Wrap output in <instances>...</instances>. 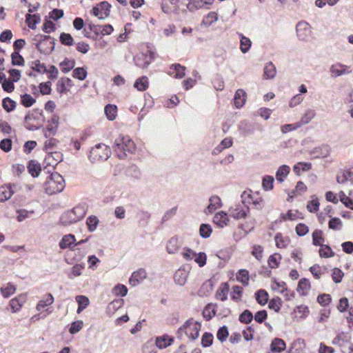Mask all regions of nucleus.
Wrapping results in <instances>:
<instances>
[{
    "mask_svg": "<svg viewBox=\"0 0 353 353\" xmlns=\"http://www.w3.org/2000/svg\"><path fill=\"white\" fill-rule=\"evenodd\" d=\"M87 212L85 204H79L72 210L64 212L61 216V222L63 225H69L82 219Z\"/></svg>",
    "mask_w": 353,
    "mask_h": 353,
    "instance_id": "obj_1",
    "label": "nucleus"
},
{
    "mask_svg": "<svg viewBox=\"0 0 353 353\" xmlns=\"http://www.w3.org/2000/svg\"><path fill=\"white\" fill-rule=\"evenodd\" d=\"M113 148L119 158L124 159L127 153L135 151V145L128 136H119L115 139Z\"/></svg>",
    "mask_w": 353,
    "mask_h": 353,
    "instance_id": "obj_2",
    "label": "nucleus"
},
{
    "mask_svg": "<svg viewBox=\"0 0 353 353\" xmlns=\"http://www.w3.org/2000/svg\"><path fill=\"white\" fill-rule=\"evenodd\" d=\"M65 187V181L58 172L52 173L45 183L47 194H54L61 192Z\"/></svg>",
    "mask_w": 353,
    "mask_h": 353,
    "instance_id": "obj_3",
    "label": "nucleus"
},
{
    "mask_svg": "<svg viewBox=\"0 0 353 353\" xmlns=\"http://www.w3.org/2000/svg\"><path fill=\"white\" fill-rule=\"evenodd\" d=\"M110 148L105 143H100L91 148L89 159L92 162L105 161L110 157Z\"/></svg>",
    "mask_w": 353,
    "mask_h": 353,
    "instance_id": "obj_4",
    "label": "nucleus"
},
{
    "mask_svg": "<svg viewBox=\"0 0 353 353\" xmlns=\"http://www.w3.org/2000/svg\"><path fill=\"white\" fill-rule=\"evenodd\" d=\"M201 327V325L200 323L194 321L193 319H190L179 328L178 333L180 334L181 332H185L188 338L194 341L199 337Z\"/></svg>",
    "mask_w": 353,
    "mask_h": 353,
    "instance_id": "obj_5",
    "label": "nucleus"
},
{
    "mask_svg": "<svg viewBox=\"0 0 353 353\" xmlns=\"http://www.w3.org/2000/svg\"><path fill=\"white\" fill-rule=\"evenodd\" d=\"M296 34L300 41H309L313 37L312 27L307 21H300L296 25Z\"/></svg>",
    "mask_w": 353,
    "mask_h": 353,
    "instance_id": "obj_6",
    "label": "nucleus"
},
{
    "mask_svg": "<svg viewBox=\"0 0 353 353\" xmlns=\"http://www.w3.org/2000/svg\"><path fill=\"white\" fill-rule=\"evenodd\" d=\"M352 72V68L350 65L343 64L341 63H336L332 64L330 68V76L336 78L343 75H348Z\"/></svg>",
    "mask_w": 353,
    "mask_h": 353,
    "instance_id": "obj_7",
    "label": "nucleus"
},
{
    "mask_svg": "<svg viewBox=\"0 0 353 353\" xmlns=\"http://www.w3.org/2000/svg\"><path fill=\"white\" fill-rule=\"evenodd\" d=\"M111 6L107 1H103L93 7L92 14L99 19H104L110 15Z\"/></svg>",
    "mask_w": 353,
    "mask_h": 353,
    "instance_id": "obj_8",
    "label": "nucleus"
},
{
    "mask_svg": "<svg viewBox=\"0 0 353 353\" xmlns=\"http://www.w3.org/2000/svg\"><path fill=\"white\" fill-rule=\"evenodd\" d=\"M54 301V296L52 294H46L43 298L38 302L36 306L37 311L41 314L43 312H46L48 314H51L52 310L48 308V306L51 305Z\"/></svg>",
    "mask_w": 353,
    "mask_h": 353,
    "instance_id": "obj_9",
    "label": "nucleus"
},
{
    "mask_svg": "<svg viewBox=\"0 0 353 353\" xmlns=\"http://www.w3.org/2000/svg\"><path fill=\"white\" fill-rule=\"evenodd\" d=\"M190 274V268L183 265L180 267L174 274V281L179 286H184L188 281Z\"/></svg>",
    "mask_w": 353,
    "mask_h": 353,
    "instance_id": "obj_10",
    "label": "nucleus"
},
{
    "mask_svg": "<svg viewBox=\"0 0 353 353\" xmlns=\"http://www.w3.org/2000/svg\"><path fill=\"white\" fill-rule=\"evenodd\" d=\"M183 239L178 236L171 237L166 245V251L170 254H177L183 245Z\"/></svg>",
    "mask_w": 353,
    "mask_h": 353,
    "instance_id": "obj_11",
    "label": "nucleus"
},
{
    "mask_svg": "<svg viewBox=\"0 0 353 353\" xmlns=\"http://www.w3.org/2000/svg\"><path fill=\"white\" fill-rule=\"evenodd\" d=\"M148 273L144 268H139L132 272L130 278L129 279V283L131 286L135 287L143 283L147 278Z\"/></svg>",
    "mask_w": 353,
    "mask_h": 353,
    "instance_id": "obj_12",
    "label": "nucleus"
},
{
    "mask_svg": "<svg viewBox=\"0 0 353 353\" xmlns=\"http://www.w3.org/2000/svg\"><path fill=\"white\" fill-rule=\"evenodd\" d=\"M249 212V208L243 205H236L229 208L230 215L235 219H244Z\"/></svg>",
    "mask_w": 353,
    "mask_h": 353,
    "instance_id": "obj_13",
    "label": "nucleus"
},
{
    "mask_svg": "<svg viewBox=\"0 0 353 353\" xmlns=\"http://www.w3.org/2000/svg\"><path fill=\"white\" fill-rule=\"evenodd\" d=\"M16 184L8 183L0 187V202L9 200L15 192Z\"/></svg>",
    "mask_w": 353,
    "mask_h": 353,
    "instance_id": "obj_14",
    "label": "nucleus"
},
{
    "mask_svg": "<svg viewBox=\"0 0 353 353\" xmlns=\"http://www.w3.org/2000/svg\"><path fill=\"white\" fill-rule=\"evenodd\" d=\"M26 301L27 296L26 294H21L17 296L12 299L9 303L12 312L17 313L19 312Z\"/></svg>",
    "mask_w": 353,
    "mask_h": 353,
    "instance_id": "obj_15",
    "label": "nucleus"
},
{
    "mask_svg": "<svg viewBox=\"0 0 353 353\" xmlns=\"http://www.w3.org/2000/svg\"><path fill=\"white\" fill-rule=\"evenodd\" d=\"M59 127V117L54 115L49 121L46 129L43 130V134L46 137L53 136L56 134Z\"/></svg>",
    "mask_w": 353,
    "mask_h": 353,
    "instance_id": "obj_16",
    "label": "nucleus"
},
{
    "mask_svg": "<svg viewBox=\"0 0 353 353\" xmlns=\"http://www.w3.org/2000/svg\"><path fill=\"white\" fill-rule=\"evenodd\" d=\"M213 222L219 228H223L228 225L230 219L226 212L219 211L216 212L213 218Z\"/></svg>",
    "mask_w": 353,
    "mask_h": 353,
    "instance_id": "obj_17",
    "label": "nucleus"
},
{
    "mask_svg": "<svg viewBox=\"0 0 353 353\" xmlns=\"http://www.w3.org/2000/svg\"><path fill=\"white\" fill-rule=\"evenodd\" d=\"M221 206L222 202L221 198L218 196H212L209 199V204L205 209L204 212L206 214H211Z\"/></svg>",
    "mask_w": 353,
    "mask_h": 353,
    "instance_id": "obj_18",
    "label": "nucleus"
},
{
    "mask_svg": "<svg viewBox=\"0 0 353 353\" xmlns=\"http://www.w3.org/2000/svg\"><path fill=\"white\" fill-rule=\"evenodd\" d=\"M185 68L179 63L171 65L168 71V74L176 79H181L185 76Z\"/></svg>",
    "mask_w": 353,
    "mask_h": 353,
    "instance_id": "obj_19",
    "label": "nucleus"
},
{
    "mask_svg": "<svg viewBox=\"0 0 353 353\" xmlns=\"http://www.w3.org/2000/svg\"><path fill=\"white\" fill-rule=\"evenodd\" d=\"M310 314V310L307 306L301 305L296 307L292 312L293 319L299 321L305 319Z\"/></svg>",
    "mask_w": 353,
    "mask_h": 353,
    "instance_id": "obj_20",
    "label": "nucleus"
},
{
    "mask_svg": "<svg viewBox=\"0 0 353 353\" xmlns=\"http://www.w3.org/2000/svg\"><path fill=\"white\" fill-rule=\"evenodd\" d=\"M347 196L343 191H340L338 194L340 201L347 208L353 210V191L349 192Z\"/></svg>",
    "mask_w": 353,
    "mask_h": 353,
    "instance_id": "obj_21",
    "label": "nucleus"
},
{
    "mask_svg": "<svg viewBox=\"0 0 353 353\" xmlns=\"http://www.w3.org/2000/svg\"><path fill=\"white\" fill-rule=\"evenodd\" d=\"M123 299H115L110 302L106 307V314L112 316L119 309L123 307Z\"/></svg>",
    "mask_w": 353,
    "mask_h": 353,
    "instance_id": "obj_22",
    "label": "nucleus"
},
{
    "mask_svg": "<svg viewBox=\"0 0 353 353\" xmlns=\"http://www.w3.org/2000/svg\"><path fill=\"white\" fill-rule=\"evenodd\" d=\"M246 92L243 90L239 89L236 91L234 102L236 108H241L244 105L246 101Z\"/></svg>",
    "mask_w": 353,
    "mask_h": 353,
    "instance_id": "obj_23",
    "label": "nucleus"
},
{
    "mask_svg": "<svg viewBox=\"0 0 353 353\" xmlns=\"http://www.w3.org/2000/svg\"><path fill=\"white\" fill-rule=\"evenodd\" d=\"M76 241L75 236L73 234H66L64 235L61 240L60 241L59 245V248L62 250L66 248H72V245H74Z\"/></svg>",
    "mask_w": 353,
    "mask_h": 353,
    "instance_id": "obj_24",
    "label": "nucleus"
},
{
    "mask_svg": "<svg viewBox=\"0 0 353 353\" xmlns=\"http://www.w3.org/2000/svg\"><path fill=\"white\" fill-rule=\"evenodd\" d=\"M173 342V338L168 335H163L156 338L155 345L159 349H163L170 346Z\"/></svg>",
    "mask_w": 353,
    "mask_h": 353,
    "instance_id": "obj_25",
    "label": "nucleus"
},
{
    "mask_svg": "<svg viewBox=\"0 0 353 353\" xmlns=\"http://www.w3.org/2000/svg\"><path fill=\"white\" fill-rule=\"evenodd\" d=\"M353 176V172L350 170H341L336 174V181L338 183L344 184L351 180Z\"/></svg>",
    "mask_w": 353,
    "mask_h": 353,
    "instance_id": "obj_26",
    "label": "nucleus"
},
{
    "mask_svg": "<svg viewBox=\"0 0 353 353\" xmlns=\"http://www.w3.org/2000/svg\"><path fill=\"white\" fill-rule=\"evenodd\" d=\"M330 149L328 145H322L315 148L311 152L314 158H325L330 154Z\"/></svg>",
    "mask_w": 353,
    "mask_h": 353,
    "instance_id": "obj_27",
    "label": "nucleus"
},
{
    "mask_svg": "<svg viewBox=\"0 0 353 353\" xmlns=\"http://www.w3.org/2000/svg\"><path fill=\"white\" fill-rule=\"evenodd\" d=\"M301 215V214L297 210H289L287 213L281 214V221H294L298 219H302Z\"/></svg>",
    "mask_w": 353,
    "mask_h": 353,
    "instance_id": "obj_28",
    "label": "nucleus"
},
{
    "mask_svg": "<svg viewBox=\"0 0 353 353\" xmlns=\"http://www.w3.org/2000/svg\"><path fill=\"white\" fill-rule=\"evenodd\" d=\"M290 172V168L287 165H283L279 167L276 172V179L279 182H283L288 176Z\"/></svg>",
    "mask_w": 353,
    "mask_h": 353,
    "instance_id": "obj_29",
    "label": "nucleus"
},
{
    "mask_svg": "<svg viewBox=\"0 0 353 353\" xmlns=\"http://www.w3.org/2000/svg\"><path fill=\"white\" fill-rule=\"evenodd\" d=\"M229 285L227 283H221L216 292V298L224 301L228 299Z\"/></svg>",
    "mask_w": 353,
    "mask_h": 353,
    "instance_id": "obj_30",
    "label": "nucleus"
},
{
    "mask_svg": "<svg viewBox=\"0 0 353 353\" xmlns=\"http://www.w3.org/2000/svg\"><path fill=\"white\" fill-rule=\"evenodd\" d=\"M90 30L93 31L95 33H97L98 32H101V34L104 35H109L110 34L114 29L113 27L111 25H105L103 26H90Z\"/></svg>",
    "mask_w": 353,
    "mask_h": 353,
    "instance_id": "obj_31",
    "label": "nucleus"
},
{
    "mask_svg": "<svg viewBox=\"0 0 353 353\" xmlns=\"http://www.w3.org/2000/svg\"><path fill=\"white\" fill-rule=\"evenodd\" d=\"M276 70L272 62L265 64L264 67L263 78L265 79H272L275 77Z\"/></svg>",
    "mask_w": 353,
    "mask_h": 353,
    "instance_id": "obj_32",
    "label": "nucleus"
},
{
    "mask_svg": "<svg viewBox=\"0 0 353 353\" xmlns=\"http://www.w3.org/2000/svg\"><path fill=\"white\" fill-rule=\"evenodd\" d=\"M219 19L218 14L216 12H210L202 20L201 26L210 27Z\"/></svg>",
    "mask_w": 353,
    "mask_h": 353,
    "instance_id": "obj_33",
    "label": "nucleus"
},
{
    "mask_svg": "<svg viewBox=\"0 0 353 353\" xmlns=\"http://www.w3.org/2000/svg\"><path fill=\"white\" fill-rule=\"evenodd\" d=\"M104 112L109 121H114L117 116V106L113 104H108L105 106Z\"/></svg>",
    "mask_w": 353,
    "mask_h": 353,
    "instance_id": "obj_34",
    "label": "nucleus"
},
{
    "mask_svg": "<svg viewBox=\"0 0 353 353\" xmlns=\"http://www.w3.org/2000/svg\"><path fill=\"white\" fill-rule=\"evenodd\" d=\"M75 300L78 303L77 314H80L90 304L89 299L83 295H78L75 297Z\"/></svg>",
    "mask_w": 353,
    "mask_h": 353,
    "instance_id": "obj_35",
    "label": "nucleus"
},
{
    "mask_svg": "<svg viewBox=\"0 0 353 353\" xmlns=\"http://www.w3.org/2000/svg\"><path fill=\"white\" fill-rule=\"evenodd\" d=\"M238 35L240 37V49H241V51L243 54L247 53L250 50V49L251 48L252 41H251V40L249 38L245 37L241 33H239Z\"/></svg>",
    "mask_w": 353,
    "mask_h": 353,
    "instance_id": "obj_36",
    "label": "nucleus"
},
{
    "mask_svg": "<svg viewBox=\"0 0 353 353\" xmlns=\"http://www.w3.org/2000/svg\"><path fill=\"white\" fill-rule=\"evenodd\" d=\"M316 113L315 111L312 109L307 110L304 114L302 115L299 121H298V124H300V128L303 125H305L309 123L315 117Z\"/></svg>",
    "mask_w": 353,
    "mask_h": 353,
    "instance_id": "obj_37",
    "label": "nucleus"
},
{
    "mask_svg": "<svg viewBox=\"0 0 353 353\" xmlns=\"http://www.w3.org/2000/svg\"><path fill=\"white\" fill-rule=\"evenodd\" d=\"M45 160L49 165H56L62 161V154L59 152H50L46 157Z\"/></svg>",
    "mask_w": 353,
    "mask_h": 353,
    "instance_id": "obj_38",
    "label": "nucleus"
},
{
    "mask_svg": "<svg viewBox=\"0 0 353 353\" xmlns=\"http://www.w3.org/2000/svg\"><path fill=\"white\" fill-rule=\"evenodd\" d=\"M350 337L345 332H339L336 336L332 340V344L343 346L345 343L349 341Z\"/></svg>",
    "mask_w": 353,
    "mask_h": 353,
    "instance_id": "obj_39",
    "label": "nucleus"
},
{
    "mask_svg": "<svg viewBox=\"0 0 353 353\" xmlns=\"http://www.w3.org/2000/svg\"><path fill=\"white\" fill-rule=\"evenodd\" d=\"M310 288V283L307 279H301L299 281V284L297 286V291L300 294H301L303 296H305L306 294H307Z\"/></svg>",
    "mask_w": 353,
    "mask_h": 353,
    "instance_id": "obj_40",
    "label": "nucleus"
},
{
    "mask_svg": "<svg viewBox=\"0 0 353 353\" xmlns=\"http://www.w3.org/2000/svg\"><path fill=\"white\" fill-rule=\"evenodd\" d=\"M148 78L145 76H143L137 79L134 83V87L137 88L139 91H145L148 89Z\"/></svg>",
    "mask_w": 353,
    "mask_h": 353,
    "instance_id": "obj_41",
    "label": "nucleus"
},
{
    "mask_svg": "<svg viewBox=\"0 0 353 353\" xmlns=\"http://www.w3.org/2000/svg\"><path fill=\"white\" fill-rule=\"evenodd\" d=\"M28 172L33 176L37 177L39 176L41 172V166L40 164L34 160L30 161L28 165Z\"/></svg>",
    "mask_w": 353,
    "mask_h": 353,
    "instance_id": "obj_42",
    "label": "nucleus"
},
{
    "mask_svg": "<svg viewBox=\"0 0 353 353\" xmlns=\"http://www.w3.org/2000/svg\"><path fill=\"white\" fill-rule=\"evenodd\" d=\"M312 168L310 163L299 162L293 166V171L297 175H301V172H307Z\"/></svg>",
    "mask_w": 353,
    "mask_h": 353,
    "instance_id": "obj_43",
    "label": "nucleus"
},
{
    "mask_svg": "<svg viewBox=\"0 0 353 353\" xmlns=\"http://www.w3.org/2000/svg\"><path fill=\"white\" fill-rule=\"evenodd\" d=\"M274 241L278 248H285L290 243V239L288 236L282 235L281 233L276 234Z\"/></svg>",
    "mask_w": 353,
    "mask_h": 353,
    "instance_id": "obj_44",
    "label": "nucleus"
},
{
    "mask_svg": "<svg viewBox=\"0 0 353 353\" xmlns=\"http://www.w3.org/2000/svg\"><path fill=\"white\" fill-rule=\"evenodd\" d=\"M285 349V343L281 339H274L271 343V350L280 353Z\"/></svg>",
    "mask_w": 353,
    "mask_h": 353,
    "instance_id": "obj_45",
    "label": "nucleus"
},
{
    "mask_svg": "<svg viewBox=\"0 0 353 353\" xmlns=\"http://www.w3.org/2000/svg\"><path fill=\"white\" fill-rule=\"evenodd\" d=\"M236 280L244 285H248L250 280L249 272L245 269L239 270L236 274Z\"/></svg>",
    "mask_w": 353,
    "mask_h": 353,
    "instance_id": "obj_46",
    "label": "nucleus"
},
{
    "mask_svg": "<svg viewBox=\"0 0 353 353\" xmlns=\"http://www.w3.org/2000/svg\"><path fill=\"white\" fill-rule=\"evenodd\" d=\"M215 307L216 305L212 303H210L205 307L203 311V316L207 321L210 320L215 315Z\"/></svg>",
    "mask_w": 353,
    "mask_h": 353,
    "instance_id": "obj_47",
    "label": "nucleus"
},
{
    "mask_svg": "<svg viewBox=\"0 0 353 353\" xmlns=\"http://www.w3.org/2000/svg\"><path fill=\"white\" fill-rule=\"evenodd\" d=\"M319 205L320 203L318 198L315 195H313L311 196V201L307 203L306 208L310 212L314 213L319 210Z\"/></svg>",
    "mask_w": 353,
    "mask_h": 353,
    "instance_id": "obj_48",
    "label": "nucleus"
},
{
    "mask_svg": "<svg viewBox=\"0 0 353 353\" xmlns=\"http://www.w3.org/2000/svg\"><path fill=\"white\" fill-rule=\"evenodd\" d=\"M232 139L231 138H225L220 144L214 150V153L217 154L221 152L223 150L229 148L232 145Z\"/></svg>",
    "mask_w": 353,
    "mask_h": 353,
    "instance_id": "obj_49",
    "label": "nucleus"
},
{
    "mask_svg": "<svg viewBox=\"0 0 353 353\" xmlns=\"http://www.w3.org/2000/svg\"><path fill=\"white\" fill-rule=\"evenodd\" d=\"M75 65V61L73 59H65L60 63V68L63 73H68Z\"/></svg>",
    "mask_w": 353,
    "mask_h": 353,
    "instance_id": "obj_50",
    "label": "nucleus"
},
{
    "mask_svg": "<svg viewBox=\"0 0 353 353\" xmlns=\"http://www.w3.org/2000/svg\"><path fill=\"white\" fill-rule=\"evenodd\" d=\"M212 228L210 224L202 223L199 227V234L202 238L207 239L210 236Z\"/></svg>",
    "mask_w": 353,
    "mask_h": 353,
    "instance_id": "obj_51",
    "label": "nucleus"
},
{
    "mask_svg": "<svg viewBox=\"0 0 353 353\" xmlns=\"http://www.w3.org/2000/svg\"><path fill=\"white\" fill-rule=\"evenodd\" d=\"M281 255L279 253H274L272 254L271 256H270L268 260V265L271 268H278L281 261Z\"/></svg>",
    "mask_w": 353,
    "mask_h": 353,
    "instance_id": "obj_52",
    "label": "nucleus"
},
{
    "mask_svg": "<svg viewBox=\"0 0 353 353\" xmlns=\"http://www.w3.org/2000/svg\"><path fill=\"white\" fill-rule=\"evenodd\" d=\"M99 220L96 216H90L87 218L86 224L89 232H92L96 230Z\"/></svg>",
    "mask_w": 353,
    "mask_h": 353,
    "instance_id": "obj_53",
    "label": "nucleus"
},
{
    "mask_svg": "<svg viewBox=\"0 0 353 353\" xmlns=\"http://www.w3.org/2000/svg\"><path fill=\"white\" fill-rule=\"evenodd\" d=\"M274 179L272 176H265L262 181V187L265 191H270L273 189Z\"/></svg>",
    "mask_w": 353,
    "mask_h": 353,
    "instance_id": "obj_54",
    "label": "nucleus"
},
{
    "mask_svg": "<svg viewBox=\"0 0 353 353\" xmlns=\"http://www.w3.org/2000/svg\"><path fill=\"white\" fill-rule=\"evenodd\" d=\"M186 7L191 12H194L200 9H205L201 3L200 0H188Z\"/></svg>",
    "mask_w": 353,
    "mask_h": 353,
    "instance_id": "obj_55",
    "label": "nucleus"
},
{
    "mask_svg": "<svg viewBox=\"0 0 353 353\" xmlns=\"http://www.w3.org/2000/svg\"><path fill=\"white\" fill-rule=\"evenodd\" d=\"M196 252H194L193 250L188 247H184L180 254L183 257V259L186 261H192L194 256H195Z\"/></svg>",
    "mask_w": 353,
    "mask_h": 353,
    "instance_id": "obj_56",
    "label": "nucleus"
},
{
    "mask_svg": "<svg viewBox=\"0 0 353 353\" xmlns=\"http://www.w3.org/2000/svg\"><path fill=\"white\" fill-rule=\"evenodd\" d=\"M271 288L279 293H283L286 291V283L282 281L274 280L272 282Z\"/></svg>",
    "mask_w": 353,
    "mask_h": 353,
    "instance_id": "obj_57",
    "label": "nucleus"
},
{
    "mask_svg": "<svg viewBox=\"0 0 353 353\" xmlns=\"http://www.w3.org/2000/svg\"><path fill=\"white\" fill-rule=\"evenodd\" d=\"M128 291L127 287L123 284L116 285L112 290L114 295L117 296H125L127 295Z\"/></svg>",
    "mask_w": 353,
    "mask_h": 353,
    "instance_id": "obj_58",
    "label": "nucleus"
},
{
    "mask_svg": "<svg viewBox=\"0 0 353 353\" xmlns=\"http://www.w3.org/2000/svg\"><path fill=\"white\" fill-rule=\"evenodd\" d=\"M88 75L87 70L85 68H77L74 69L72 72V77L80 81H83L86 79Z\"/></svg>",
    "mask_w": 353,
    "mask_h": 353,
    "instance_id": "obj_59",
    "label": "nucleus"
},
{
    "mask_svg": "<svg viewBox=\"0 0 353 353\" xmlns=\"http://www.w3.org/2000/svg\"><path fill=\"white\" fill-rule=\"evenodd\" d=\"M193 260L200 268H202L206 264L207 255L203 252H196Z\"/></svg>",
    "mask_w": 353,
    "mask_h": 353,
    "instance_id": "obj_60",
    "label": "nucleus"
},
{
    "mask_svg": "<svg viewBox=\"0 0 353 353\" xmlns=\"http://www.w3.org/2000/svg\"><path fill=\"white\" fill-rule=\"evenodd\" d=\"M0 291L3 297L8 298L15 293L16 288L11 283H8L6 286L1 288Z\"/></svg>",
    "mask_w": 353,
    "mask_h": 353,
    "instance_id": "obj_61",
    "label": "nucleus"
},
{
    "mask_svg": "<svg viewBox=\"0 0 353 353\" xmlns=\"http://www.w3.org/2000/svg\"><path fill=\"white\" fill-rule=\"evenodd\" d=\"M256 299L260 305H265L268 301V294L264 290H260L256 293Z\"/></svg>",
    "mask_w": 353,
    "mask_h": 353,
    "instance_id": "obj_62",
    "label": "nucleus"
},
{
    "mask_svg": "<svg viewBox=\"0 0 353 353\" xmlns=\"http://www.w3.org/2000/svg\"><path fill=\"white\" fill-rule=\"evenodd\" d=\"M142 353H157L154 343L150 340L145 342L142 347Z\"/></svg>",
    "mask_w": 353,
    "mask_h": 353,
    "instance_id": "obj_63",
    "label": "nucleus"
},
{
    "mask_svg": "<svg viewBox=\"0 0 353 353\" xmlns=\"http://www.w3.org/2000/svg\"><path fill=\"white\" fill-rule=\"evenodd\" d=\"M2 106L8 112L12 111L16 107V102L9 97L3 100Z\"/></svg>",
    "mask_w": 353,
    "mask_h": 353,
    "instance_id": "obj_64",
    "label": "nucleus"
}]
</instances>
